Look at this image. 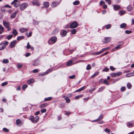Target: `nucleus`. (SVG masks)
<instances>
[{
	"instance_id": "2eb2a0df",
	"label": "nucleus",
	"mask_w": 134,
	"mask_h": 134,
	"mask_svg": "<svg viewBox=\"0 0 134 134\" xmlns=\"http://www.w3.org/2000/svg\"><path fill=\"white\" fill-rule=\"evenodd\" d=\"M103 115L102 114L100 116H99V117L98 119H96V120L93 121L92 122H95V121H97L98 120H101L103 119Z\"/></svg>"
},
{
	"instance_id": "412c9836",
	"label": "nucleus",
	"mask_w": 134,
	"mask_h": 134,
	"mask_svg": "<svg viewBox=\"0 0 134 134\" xmlns=\"http://www.w3.org/2000/svg\"><path fill=\"white\" fill-rule=\"evenodd\" d=\"M72 64V62L71 60H69L67 62L66 65L68 66H70Z\"/></svg>"
},
{
	"instance_id": "ea45409f",
	"label": "nucleus",
	"mask_w": 134,
	"mask_h": 134,
	"mask_svg": "<svg viewBox=\"0 0 134 134\" xmlns=\"http://www.w3.org/2000/svg\"><path fill=\"white\" fill-rule=\"evenodd\" d=\"M110 48V47H108L104 48L101 50H102V51L103 52L104 51H106V50L109 49Z\"/></svg>"
},
{
	"instance_id": "9b49d317",
	"label": "nucleus",
	"mask_w": 134,
	"mask_h": 134,
	"mask_svg": "<svg viewBox=\"0 0 134 134\" xmlns=\"http://www.w3.org/2000/svg\"><path fill=\"white\" fill-rule=\"evenodd\" d=\"M59 4V3L56 2H54L52 3V6L53 8L56 7L58 4Z\"/></svg>"
},
{
	"instance_id": "79ce46f5",
	"label": "nucleus",
	"mask_w": 134,
	"mask_h": 134,
	"mask_svg": "<svg viewBox=\"0 0 134 134\" xmlns=\"http://www.w3.org/2000/svg\"><path fill=\"white\" fill-rule=\"evenodd\" d=\"M3 130L6 132H8L9 131V130L5 127L3 128Z\"/></svg>"
},
{
	"instance_id": "1a4fd4ad",
	"label": "nucleus",
	"mask_w": 134,
	"mask_h": 134,
	"mask_svg": "<svg viewBox=\"0 0 134 134\" xmlns=\"http://www.w3.org/2000/svg\"><path fill=\"white\" fill-rule=\"evenodd\" d=\"M34 82V80L33 79H31L29 80L27 82V83L28 84H30Z\"/></svg>"
},
{
	"instance_id": "4468645a",
	"label": "nucleus",
	"mask_w": 134,
	"mask_h": 134,
	"mask_svg": "<svg viewBox=\"0 0 134 134\" xmlns=\"http://www.w3.org/2000/svg\"><path fill=\"white\" fill-rule=\"evenodd\" d=\"M16 123L18 125H22V122L19 119H17L16 120Z\"/></svg>"
},
{
	"instance_id": "aec40b11",
	"label": "nucleus",
	"mask_w": 134,
	"mask_h": 134,
	"mask_svg": "<svg viewBox=\"0 0 134 134\" xmlns=\"http://www.w3.org/2000/svg\"><path fill=\"white\" fill-rule=\"evenodd\" d=\"M127 10L128 11H130L132 10V8L131 5H129L127 8Z\"/></svg>"
},
{
	"instance_id": "7c9ffc66",
	"label": "nucleus",
	"mask_w": 134,
	"mask_h": 134,
	"mask_svg": "<svg viewBox=\"0 0 134 134\" xmlns=\"http://www.w3.org/2000/svg\"><path fill=\"white\" fill-rule=\"evenodd\" d=\"M125 13V11L124 10H120L119 12V14L120 15H122L124 14Z\"/></svg>"
},
{
	"instance_id": "338daca9",
	"label": "nucleus",
	"mask_w": 134,
	"mask_h": 134,
	"mask_svg": "<svg viewBox=\"0 0 134 134\" xmlns=\"http://www.w3.org/2000/svg\"><path fill=\"white\" fill-rule=\"evenodd\" d=\"M32 71L34 73H37L38 72V70L37 69H35L34 70Z\"/></svg>"
},
{
	"instance_id": "6ab92c4d",
	"label": "nucleus",
	"mask_w": 134,
	"mask_h": 134,
	"mask_svg": "<svg viewBox=\"0 0 134 134\" xmlns=\"http://www.w3.org/2000/svg\"><path fill=\"white\" fill-rule=\"evenodd\" d=\"M48 105V104L47 103H46L41 105L40 106V107L41 108L45 107Z\"/></svg>"
},
{
	"instance_id": "13d9d810",
	"label": "nucleus",
	"mask_w": 134,
	"mask_h": 134,
	"mask_svg": "<svg viewBox=\"0 0 134 134\" xmlns=\"http://www.w3.org/2000/svg\"><path fill=\"white\" fill-rule=\"evenodd\" d=\"M4 27H3L2 25H0V30L4 31Z\"/></svg>"
},
{
	"instance_id": "4c0bfd02",
	"label": "nucleus",
	"mask_w": 134,
	"mask_h": 134,
	"mask_svg": "<svg viewBox=\"0 0 134 134\" xmlns=\"http://www.w3.org/2000/svg\"><path fill=\"white\" fill-rule=\"evenodd\" d=\"M13 37V36L12 35H9L7 37V39L8 40L10 39L12 37Z\"/></svg>"
},
{
	"instance_id": "4be33fe9",
	"label": "nucleus",
	"mask_w": 134,
	"mask_h": 134,
	"mask_svg": "<svg viewBox=\"0 0 134 134\" xmlns=\"http://www.w3.org/2000/svg\"><path fill=\"white\" fill-rule=\"evenodd\" d=\"M43 5L46 8H48L49 5V3L47 2H44L43 3Z\"/></svg>"
},
{
	"instance_id": "0e129e2a",
	"label": "nucleus",
	"mask_w": 134,
	"mask_h": 134,
	"mask_svg": "<svg viewBox=\"0 0 134 134\" xmlns=\"http://www.w3.org/2000/svg\"><path fill=\"white\" fill-rule=\"evenodd\" d=\"M27 87V86L26 85H25L23 86V90H25Z\"/></svg>"
},
{
	"instance_id": "bf43d9fd",
	"label": "nucleus",
	"mask_w": 134,
	"mask_h": 134,
	"mask_svg": "<svg viewBox=\"0 0 134 134\" xmlns=\"http://www.w3.org/2000/svg\"><path fill=\"white\" fill-rule=\"evenodd\" d=\"M47 111V110L45 109H41V112L42 113H44L45 112Z\"/></svg>"
},
{
	"instance_id": "393cba45",
	"label": "nucleus",
	"mask_w": 134,
	"mask_h": 134,
	"mask_svg": "<svg viewBox=\"0 0 134 134\" xmlns=\"http://www.w3.org/2000/svg\"><path fill=\"white\" fill-rule=\"evenodd\" d=\"M12 33L15 36L17 35L18 34L16 30L15 29L13 30Z\"/></svg>"
},
{
	"instance_id": "f704fd0d",
	"label": "nucleus",
	"mask_w": 134,
	"mask_h": 134,
	"mask_svg": "<svg viewBox=\"0 0 134 134\" xmlns=\"http://www.w3.org/2000/svg\"><path fill=\"white\" fill-rule=\"evenodd\" d=\"M91 69V65L88 64L87 65V66L86 68V69L87 70H90Z\"/></svg>"
},
{
	"instance_id": "72a5a7b5",
	"label": "nucleus",
	"mask_w": 134,
	"mask_h": 134,
	"mask_svg": "<svg viewBox=\"0 0 134 134\" xmlns=\"http://www.w3.org/2000/svg\"><path fill=\"white\" fill-rule=\"evenodd\" d=\"M71 32L72 34H74L76 33V29H72L71 30Z\"/></svg>"
},
{
	"instance_id": "774afa93",
	"label": "nucleus",
	"mask_w": 134,
	"mask_h": 134,
	"mask_svg": "<svg viewBox=\"0 0 134 134\" xmlns=\"http://www.w3.org/2000/svg\"><path fill=\"white\" fill-rule=\"evenodd\" d=\"M127 125L128 127H129L132 125V123H128L127 124Z\"/></svg>"
},
{
	"instance_id": "9d476101",
	"label": "nucleus",
	"mask_w": 134,
	"mask_h": 134,
	"mask_svg": "<svg viewBox=\"0 0 134 134\" xmlns=\"http://www.w3.org/2000/svg\"><path fill=\"white\" fill-rule=\"evenodd\" d=\"M3 24L4 26L6 27H8L9 25V23L6 21H3Z\"/></svg>"
},
{
	"instance_id": "ddd939ff",
	"label": "nucleus",
	"mask_w": 134,
	"mask_h": 134,
	"mask_svg": "<svg viewBox=\"0 0 134 134\" xmlns=\"http://www.w3.org/2000/svg\"><path fill=\"white\" fill-rule=\"evenodd\" d=\"M6 47V46L4 44H0V50H3Z\"/></svg>"
},
{
	"instance_id": "f257e3e1",
	"label": "nucleus",
	"mask_w": 134,
	"mask_h": 134,
	"mask_svg": "<svg viewBox=\"0 0 134 134\" xmlns=\"http://www.w3.org/2000/svg\"><path fill=\"white\" fill-rule=\"evenodd\" d=\"M39 117L38 116H36L34 117L32 116H30L29 118V120H31L32 122L37 123L38 121Z\"/></svg>"
},
{
	"instance_id": "c756f323",
	"label": "nucleus",
	"mask_w": 134,
	"mask_h": 134,
	"mask_svg": "<svg viewBox=\"0 0 134 134\" xmlns=\"http://www.w3.org/2000/svg\"><path fill=\"white\" fill-rule=\"evenodd\" d=\"M32 4L34 5H35L37 6H39L40 5V3L39 2H32Z\"/></svg>"
},
{
	"instance_id": "052dcab7",
	"label": "nucleus",
	"mask_w": 134,
	"mask_h": 134,
	"mask_svg": "<svg viewBox=\"0 0 134 134\" xmlns=\"http://www.w3.org/2000/svg\"><path fill=\"white\" fill-rule=\"evenodd\" d=\"M105 131L106 132H107L109 134L110 133V130L109 129H106L105 130Z\"/></svg>"
},
{
	"instance_id": "c03bdc74",
	"label": "nucleus",
	"mask_w": 134,
	"mask_h": 134,
	"mask_svg": "<svg viewBox=\"0 0 134 134\" xmlns=\"http://www.w3.org/2000/svg\"><path fill=\"white\" fill-rule=\"evenodd\" d=\"M105 1L109 4L110 5L111 3V0H105Z\"/></svg>"
},
{
	"instance_id": "20e7f679",
	"label": "nucleus",
	"mask_w": 134,
	"mask_h": 134,
	"mask_svg": "<svg viewBox=\"0 0 134 134\" xmlns=\"http://www.w3.org/2000/svg\"><path fill=\"white\" fill-rule=\"evenodd\" d=\"M28 6V4L26 3H24L22 4L20 7V9L23 10L26 8Z\"/></svg>"
},
{
	"instance_id": "5fc2aeb1",
	"label": "nucleus",
	"mask_w": 134,
	"mask_h": 134,
	"mask_svg": "<svg viewBox=\"0 0 134 134\" xmlns=\"http://www.w3.org/2000/svg\"><path fill=\"white\" fill-rule=\"evenodd\" d=\"M8 84V82H4L2 84V86H4Z\"/></svg>"
},
{
	"instance_id": "a18cd8bd",
	"label": "nucleus",
	"mask_w": 134,
	"mask_h": 134,
	"mask_svg": "<svg viewBox=\"0 0 134 134\" xmlns=\"http://www.w3.org/2000/svg\"><path fill=\"white\" fill-rule=\"evenodd\" d=\"M127 87L129 89L132 86V85L130 83H128L127 84Z\"/></svg>"
},
{
	"instance_id": "a19ab883",
	"label": "nucleus",
	"mask_w": 134,
	"mask_h": 134,
	"mask_svg": "<svg viewBox=\"0 0 134 134\" xmlns=\"http://www.w3.org/2000/svg\"><path fill=\"white\" fill-rule=\"evenodd\" d=\"M20 2L18 1V0H14V1L11 3V4L13 5L14 4Z\"/></svg>"
},
{
	"instance_id": "f3484780",
	"label": "nucleus",
	"mask_w": 134,
	"mask_h": 134,
	"mask_svg": "<svg viewBox=\"0 0 134 134\" xmlns=\"http://www.w3.org/2000/svg\"><path fill=\"white\" fill-rule=\"evenodd\" d=\"M18 12L17 11H15L14 13H13L11 16V18H14L15 17L16 14L18 13Z\"/></svg>"
},
{
	"instance_id": "473e14b6",
	"label": "nucleus",
	"mask_w": 134,
	"mask_h": 134,
	"mask_svg": "<svg viewBox=\"0 0 134 134\" xmlns=\"http://www.w3.org/2000/svg\"><path fill=\"white\" fill-rule=\"evenodd\" d=\"M80 3V2L78 1H74L73 3V4L74 5H76L79 4Z\"/></svg>"
},
{
	"instance_id": "e2e57ef3",
	"label": "nucleus",
	"mask_w": 134,
	"mask_h": 134,
	"mask_svg": "<svg viewBox=\"0 0 134 134\" xmlns=\"http://www.w3.org/2000/svg\"><path fill=\"white\" fill-rule=\"evenodd\" d=\"M126 89V87H122L121 89L120 90L121 91H124Z\"/></svg>"
},
{
	"instance_id": "09e8293b",
	"label": "nucleus",
	"mask_w": 134,
	"mask_h": 134,
	"mask_svg": "<svg viewBox=\"0 0 134 134\" xmlns=\"http://www.w3.org/2000/svg\"><path fill=\"white\" fill-rule=\"evenodd\" d=\"M103 83L107 85H109V82H108V81L106 79L105 80H104Z\"/></svg>"
},
{
	"instance_id": "dca6fc26",
	"label": "nucleus",
	"mask_w": 134,
	"mask_h": 134,
	"mask_svg": "<svg viewBox=\"0 0 134 134\" xmlns=\"http://www.w3.org/2000/svg\"><path fill=\"white\" fill-rule=\"evenodd\" d=\"M28 30V29H25L24 28L20 29H19L21 33H23L26 31H27Z\"/></svg>"
},
{
	"instance_id": "a878e982",
	"label": "nucleus",
	"mask_w": 134,
	"mask_h": 134,
	"mask_svg": "<svg viewBox=\"0 0 134 134\" xmlns=\"http://www.w3.org/2000/svg\"><path fill=\"white\" fill-rule=\"evenodd\" d=\"M99 72H97L94 73L92 75L91 77L93 78L95 77L97 75H98Z\"/></svg>"
},
{
	"instance_id": "f03ea898",
	"label": "nucleus",
	"mask_w": 134,
	"mask_h": 134,
	"mask_svg": "<svg viewBox=\"0 0 134 134\" xmlns=\"http://www.w3.org/2000/svg\"><path fill=\"white\" fill-rule=\"evenodd\" d=\"M122 73L121 72H117L113 73L111 74L110 76L112 77H116L120 75Z\"/></svg>"
},
{
	"instance_id": "680f3d73",
	"label": "nucleus",
	"mask_w": 134,
	"mask_h": 134,
	"mask_svg": "<svg viewBox=\"0 0 134 134\" xmlns=\"http://www.w3.org/2000/svg\"><path fill=\"white\" fill-rule=\"evenodd\" d=\"M110 69L112 71H113L115 70V68L113 66H110Z\"/></svg>"
},
{
	"instance_id": "864d4df0",
	"label": "nucleus",
	"mask_w": 134,
	"mask_h": 134,
	"mask_svg": "<svg viewBox=\"0 0 134 134\" xmlns=\"http://www.w3.org/2000/svg\"><path fill=\"white\" fill-rule=\"evenodd\" d=\"M75 77V76L74 75H72V76H70L69 77V78L70 79H74Z\"/></svg>"
},
{
	"instance_id": "4d7b16f0",
	"label": "nucleus",
	"mask_w": 134,
	"mask_h": 134,
	"mask_svg": "<svg viewBox=\"0 0 134 134\" xmlns=\"http://www.w3.org/2000/svg\"><path fill=\"white\" fill-rule=\"evenodd\" d=\"M52 71V70L51 69H49L45 73V74L46 75L48 74L50 72Z\"/></svg>"
},
{
	"instance_id": "7ed1b4c3",
	"label": "nucleus",
	"mask_w": 134,
	"mask_h": 134,
	"mask_svg": "<svg viewBox=\"0 0 134 134\" xmlns=\"http://www.w3.org/2000/svg\"><path fill=\"white\" fill-rule=\"evenodd\" d=\"M78 26V24L76 21H74L71 23L70 25V28H73L76 27Z\"/></svg>"
},
{
	"instance_id": "c9c22d12",
	"label": "nucleus",
	"mask_w": 134,
	"mask_h": 134,
	"mask_svg": "<svg viewBox=\"0 0 134 134\" xmlns=\"http://www.w3.org/2000/svg\"><path fill=\"white\" fill-rule=\"evenodd\" d=\"M3 62L4 64L7 63L9 62V60L8 59H4L3 60Z\"/></svg>"
},
{
	"instance_id": "c85d7f7f",
	"label": "nucleus",
	"mask_w": 134,
	"mask_h": 134,
	"mask_svg": "<svg viewBox=\"0 0 134 134\" xmlns=\"http://www.w3.org/2000/svg\"><path fill=\"white\" fill-rule=\"evenodd\" d=\"M16 66L18 68L20 69L23 67V65L21 64L18 63L17 64Z\"/></svg>"
},
{
	"instance_id": "603ef678",
	"label": "nucleus",
	"mask_w": 134,
	"mask_h": 134,
	"mask_svg": "<svg viewBox=\"0 0 134 134\" xmlns=\"http://www.w3.org/2000/svg\"><path fill=\"white\" fill-rule=\"evenodd\" d=\"M104 87H101L99 89L98 92H101L104 90Z\"/></svg>"
},
{
	"instance_id": "f8f14e48",
	"label": "nucleus",
	"mask_w": 134,
	"mask_h": 134,
	"mask_svg": "<svg viewBox=\"0 0 134 134\" xmlns=\"http://www.w3.org/2000/svg\"><path fill=\"white\" fill-rule=\"evenodd\" d=\"M104 40H105L104 43H107L111 41V38L109 37H106L105 38Z\"/></svg>"
},
{
	"instance_id": "69168bd1",
	"label": "nucleus",
	"mask_w": 134,
	"mask_h": 134,
	"mask_svg": "<svg viewBox=\"0 0 134 134\" xmlns=\"http://www.w3.org/2000/svg\"><path fill=\"white\" fill-rule=\"evenodd\" d=\"M31 55V54L30 53H26L25 54V56L26 57H27L30 55Z\"/></svg>"
},
{
	"instance_id": "0eeeda50",
	"label": "nucleus",
	"mask_w": 134,
	"mask_h": 134,
	"mask_svg": "<svg viewBox=\"0 0 134 134\" xmlns=\"http://www.w3.org/2000/svg\"><path fill=\"white\" fill-rule=\"evenodd\" d=\"M113 8L115 10H117L120 9L121 7L119 5H113Z\"/></svg>"
},
{
	"instance_id": "e433bc0d",
	"label": "nucleus",
	"mask_w": 134,
	"mask_h": 134,
	"mask_svg": "<svg viewBox=\"0 0 134 134\" xmlns=\"http://www.w3.org/2000/svg\"><path fill=\"white\" fill-rule=\"evenodd\" d=\"M103 52V51H102V50H101L100 51L98 52H95L94 53V54H95L96 55H98L100 54L101 53Z\"/></svg>"
},
{
	"instance_id": "49530a36",
	"label": "nucleus",
	"mask_w": 134,
	"mask_h": 134,
	"mask_svg": "<svg viewBox=\"0 0 134 134\" xmlns=\"http://www.w3.org/2000/svg\"><path fill=\"white\" fill-rule=\"evenodd\" d=\"M82 95H78L77 96H76L75 97V99H79V98L82 97Z\"/></svg>"
},
{
	"instance_id": "37998d69",
	"label": "nucleus",
	"mask_w": 134,
	"mask_h": 134,
	"mask_svg": "<svg viewBox=\"0 0 134 134\" xmlns=\"http://www.w3.org/2000/svg\"><path fill=\"white\" fill-rule=\"evenodd\" d=\"M31 46L30 45L29 42H28L27 43V45L26 46V48L27 49H28L31 48Z\"/></svg>"
},
{
	"instance_id": "58836bf2",
	"label": "nucleus",
	"mask_w": 134,
	"mask_h": 134,
	"mask_svg": "<svg viewBox=\"0 0 134 134\" xmlns=\"http://www.w3.org/2000/svg\"><path fill=\"white\" fill-rule=\"evenodd\" d=\"M65 99L66 100V102L67 103H69L70 101V100L68 98V97H66L65 98Z\"/></svg>"
},
{
	"instance_id": "b1692460",
	"label": "nucleus",
	"mask_w": 134,
	"mask_h": 134,
	"mask_svg": "<svg viewBox=\"0 0 134 134\" xmlns=\"http://www.w3.org/2000/svg\"><path fill=\"white\" fill-rule=\"evenodd\" d=\"M39 62L38 60H36L33 63V65L35 66H36L39 65Z\"/></svg>"
},
{
	"instance_id": "6e6552de",
	"label": "nucleus",
	"mask_w": 134,
	"mask_h": 134,
	"mask_svg": "<svg viewBox=\"0 0 134 134\" xmlns=\"http://www.w3.org/2000/svg\"><path fill=\"white\" fill-rule=\"evenodd\" d=\"M67 32L66 31L64 30H62L60 32L62 36H64L66 35Z\"/></svg>"
},
{
	"instance_id": "bb28decb",
	"label": "nucleus",
	"mask_w": 134,
	"mask_h": 134,
	"mask_svg": "<svg viewBox=\"0 0 134 134\" xmlns=\"http://www.w3.org/2000/svg\"><path fill=\"white\" fill-rule=\"evenodd\" d=\"M126 24L125 23L121 24L120 25V27L121 28H123L126 27Z\"/></svg>"
},
{
	"instance_id": "423d86ee",
	"label": "nucleus",
	"mask_w": 134,
	"mask_h": 134,
	"mask_svg": "<svg viewBox=\"0 0 134 134\" xmlns=\"http://www.w3.org/2000/svg\"><path fill=\"white\" fill-rule=\"evenodd\" d=\"M16 43V40H14L11 42L10 43V46L11 48H12L15 46V45Z\"/></svg>"
},
{
	"instance_id": "8fccbe9b",
	"label": "nucleus",
	"mask_w": 134,
	"mask_h": 134,
	"mask_svg": "<svg viewBox=\"0 0 134 134\" xmlns=\"http://www.w3.org/2000/svg\"><path fill=\"white\" fill-rule=\"evenodd\" d=\"M109 69L107 68H106L103 70V71L107 72L109 71Z\"/></svg>"
},
{
	"instance_id": "de8ad7c7",
	"label": "nucleus",
	"mask_w": 134,
	"mask_h": 134,
	"mask_svg": "<svg viewBox=\"0 0 134 134\" xmlns=\"http://www.w3.org/2000/svg\"><path fill=\"white\" fill-rule=\"evenodd\" d=\"M106 29H108L111 27V25L110 24L107 25H106Z\"/></svg>"
},
{
	"instance_id": "39448f33",
	"label": "nucleus",
	"mask_w": 134,
	"mask_h": 134,
	"mask_svg": "<svg viewBox=\"0 0 134 134\" xmlns=\"http://www.w3.org/2000/svg\"><path fill=\"white\" fill-rule=\"evenodd\" d=\"M57 40V38L56 37H52L49 40L48 42L49 43L50 41H51L53 43L56 42Z\"/></svg>"
},
{
	"instance_id": "6e6d98bb",
	"label": "nucleus",
	"mask_w": 134,
	"mask_h": 134,
	"mask_svg": "<svg viewBox=\"0 0 134 134\" xmlns=\"http://www.w3.org/2000/svg\"><path fill=\"white\" fill-rule=\"evenodd\" d=\"M52 71V70L51 69H49L45 73V74L46 75L48 74L50 72Z\"/></svg>"
},
{
	"instance_id": "2f4dec72",
	"label": "nucleus",
	"mask_w": 134,
	"mask_h": 134,
	"mask_svg": "<svg viewBox=\"0 0 134 134\" xmlns=\"http://www.w3.org/2000/svg\"><path fill=\"white\" fill-rule=\"evenodd\" d=\"M24 37L23 36H20L18 37L17 39V40L20 41V40L24 39Z\"/></svg>"
},
{
	"instance_id": "cd10ccee",
	"label": "nucleus",
	"mask_w": 134,
	"mask_h": 134,
	"mask_svg": "<svg viewBox=\"0 0 134 134\" xmlns=\"http://www.w3.org/2000/svg\"><path fill=\"white\" fill-rule=\"evenodd\" d=\"M14 6L16 7H19L20 5V2H18L14 4Z\"/></svg>"
},
{
	"instance_id": "5701e85b",
	"label": "nucleus",
	"mask_w": 134,
	"mask_h": 134,
	"mask_svg": "<svg viewBox=\"0 0 134 134\" xmlns=\"http://www.w3.org/2000/svg\"><path fill=\"white\" fill-rule=\"evenodd\" d=\"M52 99V98L51 97L45 98L44 99V101H47L51 100Z\"/></svg>"
},
{
	"instance_id": "3c124183",
	"label": "nucleus",
	"mask_w": 134,
	"mask_h": 134,
	"mask_svg": "<svg viewBox=\"0 0 134 134\" xmlns=\"http://www.w3.org/2000/svg\"><path fill=\"white\" fill-rule=\"evenodd\" d=\"M125 32L126 34H128L131 33L132 32L131 31H129L128 30H126L125 31Z\"/></svg>"
},
{
	"instance_id": "a211bd4d",
	"label": "nucleus",
	"mask_w": 134,
	"mask_h": 134,
	"mask_svg": "<svg viewBox=\"0 0 134 134\" xmlns=\"http://www.w3.org/2000/svg\"><path fill=\"white\" fill-rule=\"evenodd\" d=\"M126 76L127 77H129L134 76V74L133 72L127 74Z\"/></svg>"
}]
</instances>
